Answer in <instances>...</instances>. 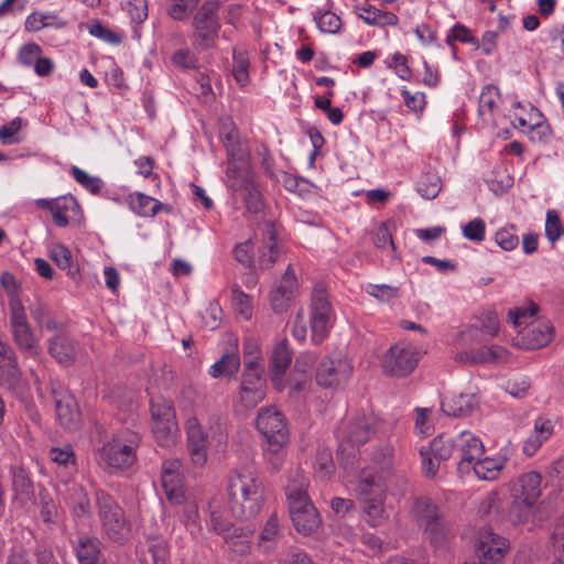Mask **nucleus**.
I'll return each instance as SVG.
<instances>
[{
  "label": "nucleus",
  "mask_w": 564,
  "mask_h": 564,
  "mask_svg": "<svg viewBox=\"0 0 564 564\" xmlns=\"http://www.w3.org/2000/svg\"><path fill=\"white\" fill-rule=\"evenodd\" d=\"M223 143L227 153L226 186L231 192L235 204L241 202L247 212L258 214L263 208V199L254 181L249 153L238 135L228 133Z\"/></svg>",
  "instance_id": "obj_1"
},
{
  "label": "nucleus",
  "mask_w": 564,
  "mask_h": 564,
  "mask_svg": "<svg viewBox=\"0 0 564 564\" xmlns=\"http://www.w3.org/2000/svg\"><path fill=\"white\" fill-rule=\"evenodd\" d=\"M240 366V358L237 352H227L210 367V376L218 378L221 376L231 377L236 375Z\"/></svg>",
  "instance_id": "obj_43"
},
{
  "label": "nucleus",
  "mask_w": 564,
  "mask_h": 564,
  "mask_svg": "<svg viewBox=\"0 0 564 564\" xmlns=\"http://www.w3.org/2000/svg\"><path fill=\"white\" fill-rule=\"evenodd\" d=\"M314 20L323 33L335 34L338 33L341 28L340 18L330 11H325L323 13L316 12L314 14Z\"/></svg>",
  "instance_id": "obj_51"
},
{
  "label": "nucleus",
  "mask_w": 564,
  "mask_h": 564,
  "mask_svg": "<svg viewBox=\"0 0 564 564\" xmlns=\"http://www.w3.org/2000/svg\"><path fill=\"white\" fill-rule=\"evenodd\" d=\"M249 57L245 51L234 50L232 75L240 86L249 83Z\"/></svg>",
  "instance_id": "obj_48"
},
{
  "label": "nucleus",
  "mask_w": 564,
  "mask_h": 564,
  "mask_svg": "<svg viewBox=\"0 0 564 564\" xmlns=\"http://www.w3.org/2000/svg\"><path fill=\"white\" fill-rule=\"evenodd\" d=\"M554 425L552 421L539 417L534 423V429L523 445V452L532 456L541 445L553 434Z\"/></svg>",
  "instance_id": "obj_30"
},
{
  "label": "nucleus",
  "mask_w": 564,
  "mask_h": 564,
  "mask_svg": "<svg viewBox=\"0 0 564 564\" xmlns=\"http://www.w3.org/2000/svg\"><path fill=\"white\" fill-rule=\"evenodd\" d=\"M200 0H171L167 10L169 15L174 20H183L189 11L195 9Z\"/></svg>",
  "instance_id": "obj_55"
},
{
  "label": "nucleus",
  "mask_w": 564,
  "mask_h": 564,
  "mask_svg": "<svg viewBox=\"0 0 564 564\" xmlns=\"http://www.w3.org/2000/svg\"><path fill=\"white\" fill-rule=\"evenodd\" d=\"M264 370L260 362L248 360L240 383L239 402L246 409L254 408L261 402L267 392V381L263 376Z\"/></svg>",
  "instance_id": "obj_10"
},
{
  "label": "nucleus",
  "mask_w": 564,
  "mask_h": 564,
  "mask_svg": "<svg viewBox=\"0 0 564 564\" xmlns=\"http://www.w3.org/2000/svg\"><path fill=\"white\" fill-rule=\"evenodd\" d=\"M352 373L349 359L341 354L325 357L316 371V381L324 388H335L348 381Z\"/></svg>",
  "instance_id": "obj_14"
},
{
  "label": "nucleus",
  "mask_w": 564,
  "mask_h": 564,
  "mask_svg": "<svg viewBox=\"0 0 564 564\" xmlns=\"http://www.w3.org/2000/svg\"><path fill=\"white\" fill-rule=\"evenodd\" d=\"M538 310L539 307L534 303H531L529 307H517L510 310L508 313V321L512 323L514 327H519L525 323L527 318L536 314Z\"/></svg>",
  "instance_id": "obj_61"
},
{
  "label": "nucleus",
  "mask_w": 564,
  "mask_h": 564,
  "mask_svg": "<svg viewBox=\"0 0 564 564\" xmlns=\"http://www.w3.org/2000/svg\"><path fill=\"white\" fill-rule=\"evenodd\" d=\"M172 503L177 507L176 516L186 530L192 535H196L200 532L202 527L199 523V512L195 498L192 495L184 494L178 502Z\"/></svg>",
  "instance_id": "obj_23"
},
{
  "label": "nucleus",
  "mask_w": 564,
  "mask_h": 564,
  "mask_svg": "<svg viewBox=\"0 0 564 564\" xmlns=\"http://www.w3.org/2000/svg\"><path fill=\"white\" fill-rule=\"evenodd\" d=\"M12 488L17 496H30L33 492L32 481L21 466H11Z\"/></svg>",
  "instance_id": "obj_49"
},
{
  "label": "nucleus",
  "mask_w": 564,
  "mask_h": 564,
  "mask_svg": "<svg viewBox=\"0 0 564 564\" xmlns=\"http://www.w3.org/2000/svg\"><path fill=\"white\" fill-rule=\"evenodd\" d=\"M51 258L58 268L63 270L68 269L70 276L74 278L77 274V269L72 270V253L64 245L54 246L51 250Z\"/></svg>",
  "instance_id": "obj_52"
},
{
  "label": "nucleus",
  "mask_w": 564,
  "mask_h": 564,
  "mask_svg": "<svg viewBox=\"0 0 564 564\" xmlns=\"http://www.w3.org/2000/svg\"><path fill=\"white\" fill-rule=\"evenodd\" d=\"M384 494L383 495H372V496H366L360 497V500L362 502V509L365 513L368 516V521L371 525H377L381 522L383 519L384 508Z\"/></svg>",
  "instance_id": "obj_42"
},
{
  "label": "nucleus",
  "mask_w": 564,
  "mask_h": 564,
  "mask_svg": "<svg viewBox=\"0 0 564 564\" xmlns=\"http://www.w3.org/2000/svg\"><path fill=\"white\" fill-rule=\"evenodd\" d=\"M9 329L21 354L33 359L41 356V338L32 328L24 306L14 305L12 312H9Z\"/></svg>",
  "instance_id": "obj_9"
},
{
  "label": "nucleus",
  "mask_w": 564,
  "mask_h": 564,
  "mask_svg": "<svg viewBox=\"0 0 564 564\" xmlns=\"http://www.w3.org/2000/svg\"><path fill=\"white\" fill-rule=\"evenodd\" d=\"M256 425L267 441L289 440L290 433L284 415L275 406L261 408Z\"/></svg>",
  "instance_id": "obj_17"
},
{
  "label": "nucleus",
  "mask_w": 564,
  "mask_h": 564,
  "mask_svg": "<svg viewBox=\"0 0 564 564\" xmlns=\"http://www.w3.org/2000/svg\"><path fill=\"white\" fill-rule=\"evenodd\" d=\"M367 293L381 302H389L398 296L399 289L388 284H369Z\"/></svg>",
  "instance_id": "obj_58"
},
{
  "label": "nucleus",
  "mask_w": 564,
  "mask_h": 564,
  "mask_svg": "<svg viewBox=\"0 0 564 564\" xmlns=\"http://www.w3.org/2000/svg\"><path fill=\"white\" fill-rule=\"evenodd\" d=\"M485 232L486 225L481 218H474L463 227V236L470 241H482Z\"/></svg>",
  "instance_id": "obj_56"
},
{
  "label": "nucleus",
  "mask_w": 564,
  "mask_h": 564,
  "mask_svg": "<svg viewBox=\"0 0 564 564\" xmlns=\"http://www.w3.org/2000/svg\"><path fill=\"white\" fill-rule=\"evenodd\" d=\"M96 503L102 535L116 543L127 541L130 535V523L115 498L104 490H98Z\"/></svg>",
  "instance_id": "obj_5"
},
{
  "label": "nucleus",
  "mask_w": 564,
  "mask_h": 564,
  "mask_svg": "<svg viewBox=\"0 0 564 564\" xmlns=\"http://www.w3.org/2000/svg\"><path fill=\"white\" fill-rule=\"evenodd\" d=\"M252 531L242 528H234L229 533L224 535L226 543L231 552L237 555L243 556L250 552V538Z\"/></svg>",
  "instance_id": "obj_40"
},
{
  "label": "nucleus",
  "mask_w": 564,
  "mask_h": 564,
  "mask_svg": "<svg viewBox=\"0 0 564 564\" xmlns=\"http://www.w3.org/2000/svg\"><path fill=\"white\" fill-rule=\"evenodd\" d=\"M289 440L267 441L263 456L271 471H278L285 459V446Z\"/></svg>",
  "instance_id": "obj_39"
},
{
  "label": "nucleus",
  "mask_w": 564,
  "mask_h": 564,
  "mask_svg": "<svg viewBox=\"0 0 564 564\" xmlns=\"http://www.w3.org/2000/svg\"><path fill=\"white\" fill-rule=\"evenodd\" d=\"M78 203L73 196L55 198L51 212L53 221L58 227H66L69 224V214L78 209Z\"/></svg>",
  "instance_id": "obj_37"
},
{
  "label": "nucleus",
  "mask_w": 564,
  "mask_h": 564,
  "mask_svg": "<svg viewBox=\"0 0 564 564\" xmlns=\"http://www.w3.org/2000/svg\"><path fill=\"white\" fill-rule=\"evenodd\" d=\"M297 289L295 273L291 265L288 267L280 284L271 293V305L275 311H283L286 303L294 296Z\"/></svg>",
  "instance_id": "obj_27"
},
{
  "label": "nucleus",
  "mask_w": 564,
  "mask_h": 564,
  "mask_svg": "<svg viewBox=\"0 0 564 564\" xmlns=\"http://www.w3.org/2000/svg\"><path fill=\"white\" fill-rule=\"evenodd\" d=\"M437 460L454 458L460 475L468 474L475 458L482 456L485 448L479 437L468 431L459 433L456 437L440 435L427 447Z\"/></svg>",
  "instance_id": "obj_4"
},
{
  "label": "nucleus",
  "mask_w": 564,
  "mask_h": 564,
  "mask_svg": "<svg viewBox=\"0 0 564 564\" xmlns=\"http://www.w3.org/2000/svg\"><path fill=\"white\" fill-rule=\"evenodd\" d=\"M232 304L240 315L246 319L250 318L252 313L251 299L238 285L232 288Z\"/></svg>",
  "instance_id": "obj_53"
},
{
  "label": "nucleus",
  "mask_w": 564,
  "mask_h": 564,
  "mask_svg": "<svg viewBox=\"0 0 564 564\" xmlns=\"http://www.w3.org/2000/svg\"><path fill=\"white\" fill-rule=\"evenodd\" d=\"M545 235L552 243H555L564 235V229L555 210L546 213Z\"/></svg>",
  "instance_id": "obj_54"
},
{
  "label": "nucleus",
  "mask_w": 564,
  "mask_h": 564,
  "mask_svg": "<svg viewBox=\"0 0 564 564\" xmlns=\"http://www.w3.org/2000/svg\"><path fill=\"white\" fill-rule=\"evenodd\" d=\"M358 17L368 25H397L398 17L389 11H382L372 6L357 8Z\"/></svg>",
  "instance_id": "obj_34"
},
{
  "label": "nucleus",
  "mask_w": 564,
  "mask_h": 564,
  "mask_svg": "<svg viewBox=\"0 0 564 564\" xmlns=\"http://www.w3.org/2000/svg\"><path fill=\"white\" fill-rule=\"evenodd\" d=\"M264 485L250 466L232 469L227 476V495L232 516L242 521L257 517L264 503Z\"/></svg>",
  "instance_id": "obj_2"
},
{
  "label": "nucleus",
  "mask_w": 564,
  "mask_h": 564,
  "mask_svg": "<svg viewBox=\"0 0 564 564\" xmlns=\"http://www.w3.org/2000/svg\"><path fill=\"white\" fill-rule=\"evenodd\" d=\"M192 45L197 52L206 51L216 44L220 21L218 17V2L206 1L193 18Z\"/></svg>",
  "instance_id": "obj_7"
},
{
  "label": "nucleus",
  "mask_w": 564,
  "mask_h": 564,
  "mask_svg": "<svg viewBox=\"0 0 564 564\" xmlns=\"http://www.w3.org/2000/svg\"><path fill=\"white\" fill-rule=\"evenodd\" d=\"M457 340L462 350H466L487 343L488 337L484 335V330L478 325H469L458 334Z\"/></svg>",
  "instance_id": "obj_47"
},
{
  "label": "nucleus",
  "mask_w": 564,
  "mask_h": 564,
  "mask_svg": "<svg viewBox=\"0 0 564 564\" xmlns=\"http://www.w3.org/2000/svg\"><path fill=\"white\" fill-rule=\"evenodd\" d=\"M442 189L441 177L436 173L423 174L416 185L417 193L425 199H434Z\"/></svg>",
  "instance_id": "obj_45"
},
{
  "label": "nucleus",
  "mask_w": 564,
  "mask_h": 564,
  "mask_svg": "<svg viewBox=\"0 0 564 564\" xmlns=\"http://www.w3.org/2000/svg\"><path fill=\"white\" fill-rule=\"evenodd\" d=\"M206 517L207 527L219 535L224 536L234 529L220 498L214 497L208 501Z\"/></svg>",
  "instance_id": "obj_26"
},
{
  "label": "nucleus",
  "mask_w": 564,
  "mask_h": 564,
  "mask_svg": "<svg viewBox=\"0 0 564 564\" xmlns=\"http://www.w3.org/2000/svg\"><path fill=\"white\" fill-rule=\"evenodd\" d=\"M479 328L484 330V335L489 338L495 337L499 332V319L495 311L484 312L480 317Z\"/></svg>",
  "instance_id": "obj_62"
},
{
  "label": "nucleus",
  "mask_w": 564,
  "mask_h": 564,
  "mask_svg": "<svg viewBox=\"0 0 564 564\" xmlns=\"http://www.w3.org/2000/svg\"><path fill=\"white\" fill-rule=\"evenodd\" d=\"M291 361L292 354L288 347L286 340H282L276 344L271 357L270 375L274 386L280 384L282 376L289 368Z\"/></svg>",
  "instance_id": "obj_29"
},
{
  "label": "nucleus",
  "mask_w": 564,
  "mask_h": 564,
  "mask_svg": "<svg viewBox=\"0 0 564 564\" xmlns=\"http://www.w3.org/2000/svg\"><path fill=\"white\" fill-rule=\"evenodd\" d=\"M129 205L133 213L143 217L154 216L160 209L171 210L169 206L141 193L130 195Z\"/></svg>",
  "instance_id": "obj_33"
},
{
  "label": "nucleus",
  "mask_w": 564,
  "mask_h": 564,
  "mask_svg": "<svg viewBox=\"0 0 564 564\" xmlns=\"http://www.w3.org/2000/svg\"><path fill=\"white\" fill-rule=\"evenodd\" d=\"M188 451L194 465L202 467L207 462L208 434L205 433L197 417L186 422Z\"/></svg>",
  "instance_id": "obj_21"
},
{
  "label": "nucleus",
  "mask_w": 564,
  "mask_h": 564,
  "mask_svg": "<svg viewBox=\"0 0 564 564\" xmlns=\"http://www.w3.org/2000/svg\"><path fill=\"white\" fill-rule=\"evenodd\" d=\"M420 360L419 350L411 344L398 343L382 356L381 366L384 373L392 377L409 376Z\"/></svg>",
  "instance_id": "obj_11"
},
{
  "label": "nucleus",
  "mask_w": 564,
  "mask_h": 564,
  "mask_svg": "<svg viewBox=\"0 0 564 564\" xmlns=\"http://www.w3.org/2000/svg\"><path fill=\"white\" fill-rule=\"evenodd\" d=\"M552 543L558 556L564 557V514L555 523L552 532Z\"/></svg>",
  "instance_id": "obj_64"
},
{
  "label": "nucleus",
  "mask_w": 564,
  "mask_h": 564,
  "mask_svg": "<svg viewBox=\"0 0 564 564\" xmlns=\"http://www.w3.org/2000/svg\"><path fill=\"white\" fill-rule=\"evenodd\" d=\"M99 544L95 538H80L75 549L79 564H99L101 555Z\"/></svg>",
  "instance_id": "obj_38"
},
{
  "label": "nucleus",
  "mask_w": 564,
  "mask_h": 564,
  "mask_svg": "<svg viewBox=\"0 0 564 564\" xmlns=\"http://www.w3.org/2000/svg\"><path fill=\"white\" fill-rule=\"evenodd\" d=\"M28 310L36 325L42 329L44 319L50 315L48 306L34 296L33 301L28 300Z\"/></svg>",
  "instance_id": "obj_57"
},
{
  "label": "nucleus",
  "mask_w": 564,
  "mask_h": 564,
  "mask_svg": "<svg viewBox=\"0 0 564 564\" xmlns=\"http://www.w3.org/2000/svg\"><path fill=\"white\" fill-rule=\"evenodd\" d=\"M541 481L542 477L536 471L522 474L511 482V497L527 506H535L541 496Z\"/></svg>",
  "instance_id": "obj_20"
},
{
  "label": "nucleus",
  "mask_w": 564,
  "mask_h": 564,
  "mask_svg": "<svg viewBox=\"0 0 564 564\" xmlns=\"http://www.w3.org/2000/svg\"><path fill=\"white\" fill-rule=\"evenodd\" d=\"M307 486L308 480L304 473L296 469L285 487L292 523L295 530L303 535L314 533L322 523L317 509L307 496Z\"/></svg>",
  "instance_id": "obj_3"
},
{
  "label": "nucleus",
  "mask_w": 564,
  "mask_h": 564,
  "mask_svg": "<svg viewBox=\"0 0 564 564\" xmlns=\"http://www.w3.org/2000/svg\"><path fill=\"white\" fill-rule=\"evenodd\" d=\"M72 174L76 182L91 193H98L101 187V181L98 177L91 176L77 166L72 167Z\"/></svg>",
  "instance_id": "obj_59"
},
{
  "label": "nucleus",
  "mask_w": 564,
  "mask_h": 564,
  "mask_svg": "<svg viewBox=\"0 0 564 564\" xmlns=\"http://www.w3.org/2000/svg\"><path fill=\"white\" fill-rule=\"evenodd\" d=\"M139 436L134 433H123L113 436L98 449L99 464L111 470L130 468L135 459Z\"/></svg>",
  "instance_id": "obj_6"
},
{
  "label": "nucleus",
  "mask_w": 564,
  "mask_h": 564,
  "mask_svg": "<svg viewBox=\"0 0 564 564\" xmlns=\"http://www.w3.org/2000/svg\"><path fill=\"white\" fill-rule=\"evenodd\" d=\"M281 534V525L276 514H272L265 522L260 535L259 545L265 551L271 550Z\"/></svg>",
  "instance_id": "obj_46"
},
{
  "label": "nucleus",
  "mask_w": 564,
  "mask_h": 564,
  "mask_svg": "<svg viewBox=\"0 0 564 564\" xmlns=\"http://www.w3.org/2000/svg\"><path fill=\"white\" fill-rule=\"evenodd\" d=\"M375 434V419L367 414H357L341 427L338 451L354 455L349 448L358 447L368 442Z\"/></svg>",
  "instance_id": "obj_13"
},
{
  "label": "nucleus",
  "mask_w": 564,
  "mask_h": 564,
  "mask_svg": "<svg viewBox=\"0 0 564 564\" xmlns=\"http://www.w3.org/2000/svg\"><path fill=\"white\" fill-rule=\"evenodd\" d=\"M553 327L549 323H538L531 325L525 336L529 339L531 348H540L547 345L552 339Z\"/></svg>",
  "instance_id": "obj_44"
},
{
  "label": "nucleus",
  "mask_w": 564,
  "mask_h": 564,
  "mask_svg": "<svg viewBox=\"0 0 564 564\" xmlns=\"http://www.w3.org/2000/svg\"><path fill=\"white\" fill-rule=\"evenodd\" d=\"M386 475L375 467L362 468L356 486L359 497L386 494Z\"/></svg>",
  "instance_id": "obj_24"
},
{
  "label": "nucleus",
  "mask_w": 564,
  "mask_h": 564,
  "mask_svg": "<svg viewBox=\"0 0 564 564\" xmlns=\"http://www.w3.org/2000/svg\"><path fill=\"white\" fill-rule=\"evenodd\" d=\"M182 463L177 458L166 459L162 464V487L170 502H178L186 494L181 475Z\"/></svg>",
  "instance_id": "obj_19"
},
{
  "label": "nucleus",
  "mask_w": 564,
  "mask_h": 564,
  "mask_svg": "<svg viewBox=\"0 0 564 564\" xmlns=\"http://www.w3.org/2000/svg\"><path fill=\"white\" fill-rule=\"evenodd\" d=\"M501 101V96L498 87L494 85H486L479 97L478 112L486 121H492V117Z\"/></svg>",
  "instance_id": "obj_35"
},
{
  "label": "nucleus",
  "mask_w": 564,
  "mask_h": 564,
  "mask_svg": "<svg viewBox=\"0 0 564 564\" xmlns=\"http://www.w3.org/2000/svg\"><path fill=\"white\" fill-rule=\"evenodd\" d=\"M0 284L9 297V312H12L14 305L24 306L19 294V283L12 273L8 271L2 272L0 275Z\"/></svg>",
  "instance_id": "obj_50"
},
{
  "label": "nucleus",
  "mask_w": 564,
  "mask_h": 564,
  "mask_svg": "<svg viewBox=\"0 0 564 564\" xmlns=\"http://www.w3.org/2000/svg\"><path fill=\"white\" fill-rule=\"evenodd\" d=\"M508 354V350L502 346H481L479 348H470L458 351L455 356V360L468 364H489L506 360Z\"/></svg>",
  "instance_id": "obj_22"
},
{
  "label": "nucleus",
  "mask_w": 564,
  "mask_h": 564,
  "mask_svg": "<svg viewBox=\"0 0 564 564\" xmlns=\"http://www.w3.org/2000/svg\"><path fill=\"white\" fill-rule=\"evenodd\" d=\"M148 555L143 561L145 564H166L169 560V549L166 541L159 535H149L147 539Z\"/></svg>",
  "instance_id": "obj_41"
},
{
  "label": "nucleus",
  "mask_w": 564,
  "mask_h": 564,
  "mask_svg": "<svg viewBox=\"0 0 564 564\" xmlns=\"http://www.w3.org/2000/svg\"><path fill=\"white\" fill-rule=\"evenodd\" d=\"M57 419L65 429L75 430L79 423V411L74 397L59 383H52Z\"/></svg>",
  "instance_id": "obj_18"
},
{
  "label": "nucleus",
  "mask_w": 564,
  "mask_h": 564,
  "mask_svg": "<svg viewBox=\"0 0 564 564\" xmlns=\"http://www.w3.org/2000/svg\"><path fill=\"white\" fill-rule=\"evenodd\" d=\"M415 417V431L421 436L430 435L433 431V425L430 420L431 409L429 408H416Z\"/></svg>",
  "instance_id": "obj_60"
},
{
  "label": "nucleus",
  "mask_w": 564,
  "mask_h": 564,
  "mask_svg": "<svg viewBox=\"0 0 564 564\" xmlns=\"http://www.w3.org/2000/svg\"><path fill=\"white\" fill-rule=\"evenodd\" d=\"M442 411L449 416H467L478 405L475 393H459L442 401Z\"/></svg>",
  "instance_id": "obj_28"
},
{
  "label": "nucleus",
  "mask_w": 564,
  "mask_h": 564,
  "mask_svg": "<svg viewBox=\"0 0 564 564\" xmlns=\"http://www.w3.org/2000/svg\"><path fill=\"white\" fill-rule=\"evenodd\" d=\"M20 373L18 357L13 348L8 344L0 346V379L14 382L19 379Z\"/></svg>",
  "instance_id": "obj_31"
},
{
  "label": "nucleus",
  "mask_w": 564,
  "mask_h": 564,
  "mask_svg": "<svg viewBox=\"0 0 564 564\" xmlns=\"http://www.w3.org/2000/svg\"><path fill=\"white\" fill-rule=\"evenodd\" d=\"M416 522L432 544L440 545L451 535V528L438 507L426 497L416 499L413 509Z\"/></svg>",
  "instance_id": "obj_8"
},
{
  "label": "nucleus",
  "mask_w": 564,
  "mask_h": 564,
  "mask_svg": "<svg viewBox=\"0 0 564 564\" xmlns=\"http://www.w3.org/2000/svg\"><path fill=\"white\" fill-rule=\"evenodd\" d=\"M503 465L505 459L481 458V456H479L473 460L470 470H473L479 479L494 480L499 476Z\"/></svg>",
  "instance_id": "obj_36"
},
{
  "label": "nucleus",
  "mask_w": 564,
  "mask_h": 564,
  "mask_svg": "<svg viewBox=\"0 0 564 564\" xmlns=\"http://www.w3.org/2000/svg\"><path fill=\"white\" fill-rule=\"evenodd\" d=\"M77 343L66 335L59 334L48 340V352L59 364L69 366L77 356Z\"/></svg>",
  "instance_id": "obj_25"
},
{
  "label": "nucleus",
  "mask_w": 564,
  "mask_h": 564,
  "mask_svg": "<svg viewBox=\"0 0 564 564\" xmlns=\"http://www.w3.org/2000/svg\"><path fill=\"white\" fill-rule=\"evenodd\" d=\"M265 239L260 248L259 267L262 270L270 269L276 261L279 251L275 242V229L271 223L264 225Z\"/></svg>",
  "instance_id": "obj_32"
},
{
  "label": "nucleus",
  "mask_w": 564,
  "mask_h": 564,
  "mask_svg": "<svg viewBox=\"0 0 564 564\" xmlns=\"http://www.w3.org/2000/svg\"><path fill=\"white\" fill-rule=\"evenodd\" d=\"M509 549L508 540L495 533L491 528L484 527L478 531L475 552L479 561L486 564H499Z\"/></svg>",
  "instance_id": "obj_15"
},
{
  "label": "nucleus",
  "mask_w": 564,
  "mask_h": 564,
  "mask_svg": "<svg viewBox=\"0 0 564 564\" xmlns=\"http://www.w3.org/2000/svg\"><path fill=\"white\" fill-rule=\"evenodd\" d=\"M496 242L501 249L511 251L519 245V238L513 228H503L496 234Z\"/></svg>",
  "instance_id": "obj_63"
},
{
  "label": "nucleus",
  "mask_w": 564,
  "mask_h": 564,
  "mask_svg": "<svg viewBox=\"0 0 564 564\" xmlns=\"http://www.w3.org/2000/svg\"><path fill=\"white\" fill-rule=\"evenodd\" d=\"M152 431L161 446L174 443L176 433L175 412L170 400L158 398L151 401Z\"/></svg>",
  "instance_id": "obj_12"
},
{
  "label": "nucleus",
  "mask_w": 564,
  "mask_h": 564,
  "mask_svg": "<svg viewBox=\"0 0 564 564\" xmlns=\"http://www.w3.org/2000/svg\"><path fill=\"white\" fill-rule=\"evenodd\" d=\"M330 303L323 286H316L312 295L311 332L312 339L319 344L326 337L330 326Z\"/></svg>",
  "instance_id": "obj_16"
}]
</instances>
